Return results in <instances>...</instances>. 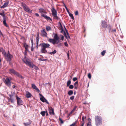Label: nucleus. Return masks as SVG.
<instances>
[{
	"mask_svg": "<svg viewBox=\"0 0 126 126\" xmlns=\"http://www.w3.org/2000/svg\"><path fill=\"white\" fill-rule=\"evenodd\" d=\"M95 125L96 126H99L101 125L102 123V118L101 117L98 115L95 116Z\"/></svg>",
	"mask_w": 126,
	"mask_h": 126,
	"instance_id": "3",
	"label": "nucleus"
},
{
	"mask_svg": "<svg viewBox=\"0 0 126 126\" xmlns=\"http://www.w3.org/2000/svg\"><path fill=\"white\" fill-rule=\"evenodd\" d=\"M74 89H77L78 87V85H74Z\"/></svg>",
	"mask_w": 126,
	"mask_h": 126,
	"instance_id": "48",
	"label": "nucleus"
},
{
	"mask_svg": "<svg viewBox=\"0 0 126 126\" xmlns=\"http://www.w3.org/2000/svg\"><path fill=\"white\" fill-rule=\"evenodd\" d=\"M46 29L47 31H48L51 30V28L49 26H46Z\"/></svg>",
	"mask_w": 126,
	"mask_h": 126,
	"instance_id": "27",
	"label": "nucleus"
},
{
	"mask_svg": "<svg viewBox=\"0 0 126 126\" xmlns=\"http://www.w3.org/2000/svg\"><path fill=\"white\" fill-rule=\"evenodd\" d=\"M41 16L43 17H44L47 21L50 20L52 21V20L50 18V17L47 16L46 15H45L44 14H41Z\"/></svg>",
	"mask_w": 126,
	"mask_h": 126,
	"instance_id": "12",
	"label": "nucleus"
},
{
	"mask_svg": "<svg viewBox=\"0 0 126 126\" xmlns=\"http://www.w3.org/2000/svg\"><path fill=\"white\" fill-rule=\"evenodd\" d=\"M41 32L42 34V35L43 37H47V33L45 31V29H43L41 31Z\"/></svg>",
	"mask_w": 126,
	"mask_h": 126,
	"instance_id": "15",
	"label": "nucleus"
},
{
	"mask_svg": "<svg viewBox=\"0 0 126 126\" xmlns=\"http://www.w3.org/2000/svg\"><path fill=\"white\" fill-rule=\"evenodd\" d=\"M22 5L25 11L30 14L32 13V10L30 9L25 4L23 3H22Z\"/></svg>",
	"mask_w": 126,
	"mask_h": 126,
	"instance_id": "6",
	"label": "nucleus"
},
{
	"mask_svg": "<svg viewBox=\"0 0 126 126\" xmlns=\"http://www.w3.org/2000/svg\"><path fill=\"white\" fill-rule=\"evenodd\" d=\"M60 39L57 33L54 34V39H52L49 38L48 39V41L51 43L53 45L58 44L60 42Z\"/></svg>",
	"mask_w": 126,
	"mask_h": 126,
	"instance_id": "1",
	"label": "nucleus"
},
{
	"mask_svg": "<svg viewBox=\"0 0 126 126\" xmlns=\"http://www.w3.org/2000/svg\"><path fill=\"white\" fill-rule=\"evenodd\" d=\"M66 32L67 35L68 36V37H67V36L66 35L65 33V32L64 31V32H63L64 35V36L65 37H66L67 39L68 38L70 39V37L69 33L68 32V31H67V30L66 29Z\"/></svg>",
	"mask_w": 126,
	"mask_h": 126,
	"instance_id": "17",
	"label": "nucleus"
},
{
	"mask_svg": "<svg viewBox=\"0 0 126 126\" xmlns=\"http://www.w3.org/2000/svg\"><path fill=\"white\" fill-rule=\"evenodd\" d=\"M101 26L104 28H106L107 26V22L105 21H102V22Z\"/></svg>",
	"mask_w": 126,
	"mask_h": 126,
	"instance_id": "11",
	"label": "nucleus"
},
{
	"mask_svg": "<svg viewBox=\"0 0 126 126\" xmlns=\"http://www.w3.org/2000/svg\"><path fill=\"white\" fill-rule=\"evenodd\" d=\"M77 80V78L76 77H75L73 78V80L74 81H75Z\"/></svg>",
	"mask_w": 126,
	"mask_h": 126,
	"instance_id": "46",
	"label": "nucleus"
},
{
	"mask_svg": "<svg viewBox=\"0 0 126 126\" xmlns=\"http://www.w3.org/2000/svg\"><path fill=\"white\" fill-rule=\"evenodd\" d=\"M71 83V81L70 80H68L67 83V86L68 87L70 85Z\"/></svg>",
	"mask_w": 126,
	"mask_h": 126,
	"instance_id": "30",
	"label": "nucleus"
},
{
	"mask_svg": "<svg viewBox=\"0 0 126 126\" xmlns=\"http://www.w3.org/2000/svg\"><path fill=\"white\" fill-rule=\"evenodd\" d=\"M86 118V117H84V116H83L82 118V119L83 122H84V119H85Z\"/></svg>",
	"mask_w": 126,
	"mask_h": 126,
	"instance_id": "42",
	"label": "nucleus"
},
{
	"mask_svg": "<svg viewBox=\"0 0 126 126\" xmlns=\"http://www.w3.org/2000/svg\"><path fill=\"white\" fill-rule=\"evenodd\" d=\"M29 122L28 123H24V124L25 126H28L29 125L32 123V121L30 120H29Z\"/></svg>",
	"mask_w": 126,
	"mask_h": 126,
	"instance_id": "23",
	"label": "nucleus"
},
{
	"mask_svg": "<svg viewBox=\"0 0 126 126\" xmlns=\"http://www.w3.org/2000/svg\"><path fill=\"white\" fill-rule=\"evenodd\" d=\"M31 42L32 43V45H33V40L32 38L31 39Z\"/></svg>",
	"mask_w": 126,
	"mask_h": 126,
	"instance_id": "56",
	"label": "nucleus"
},
{
	"mask_svg": "<svg viewBox=\"0 0 126 126\" xmlns=\"http://www.w3.org/2000/svg\"><path fill=\"white\" fill-rule=\"evenodd\" d=\"M74 111V110H72L71 112V113H73L74 112V111Z\"/></svg>",
	"mask_w": 126,
	"mask_h": 126,
	"instance_id": "61",
	"label": "nucleus"
},
{
	"mask_svg": "<svg viewBox=\"0 0 126 126\" xmlns=\"http://www.w3.org/2000/svg\"><path fill=\"white\" fill-rule=\"evenodd\" d=\"M0 15L2 16L3 17L4 16H5L4 12H3L2 13L0 12Z\"/></svg>",
	"mask_w": 126,
	"mask_h": 126,
	"instance_id": "41",
	"label": "nucleus"
},
{
	"mask_svg": "<svg viewBox=\"0 0 126 126\" xmlns=\"http://www.w3.org/2000/svg\"><path fill=\"white\" fill-rule=\"evenodd\" d=\"M67 55L68 57V59H69V52L68 51V53H67Z\"/></svg>",
	"mask_w": 126,
	"mask_h": 126,
	"instance_id": "53",
	"label": "nucleus"
},
{
	"mask_svg": "<svg viewBox=\"0 0 126 126\" xmlns=\"http://www.w3.org/2000/svg\"><path fill=\"white\" fill-rule=\"evenodd\" d=\"M16 98L17 100V104L19 105H22L23 104V101L21 100V98L17 96H16Z\"/></svg>",
	"mask_w": 126,
	"mask_h": 126,
	"instance_id": "9",
	"label": "nucleus"
},
{
	"mask_svg": "<svg viewBox=\"0 0 126 126\" xmlns=\"http://www.w3.org/2000/svg\"><path fill=\"white\" fill-rule=\"evenodd\" d=\"M74 111V110H72L71 112V113H73L74 112V111Z\"/></svg>",
	"mask_w": 126,
	"mask_h": 126,
	"instance_id": "63",
	"label": "nucleus"
},
{
	"mask_svg": "<svg viewBox=\"0 0 126 126\" xmlns=\"http://www.w3.org/2000/svg\"><path fill=\"white\" fill-rule=\"evenodd\" d=\"M69 88L70 89H73L74 88V86L72 85H70L69 86Z\"/></svg>",
	"mask_w": 126,
	"mask_h": 126,
	"instance_id": "36",
	"label": "nucleus"
},
{
	"mask_svg": "<svg viewBox=\"0 0 126 126\" xmlns=\"http://www.w3.org/2000/svg\"><path fill=\"white\" fill-rule=\"evenodd\" d=\"M34 50V48L33 47V45H32V47H31V50L32 51H33Z\"/></svg>",
	"mask_w": 126,
	"mask_h": 126,
	"instance_id": "47",
	"label": "nucleus"
},
{
	"mask_svg": "<svg viewBox=\"0 0 126 126\" xmlns=\"http://www.w3.org/2000/svg\"><path fill=\"white\" fill-rule=\"evenodd\" d=\"M48 111L49 114L51 115H54L55 113L54 109L51 107H50L48 109Z\"/></svg>",
	"mask_w": 126,
	"mask_h": 126,
	"instance_id": "10",
	"label": "nucleus"
},
{
	"mask_svg": "<svg viewBox=\"0 0 126 126\" xmlns=\"http://www.w3.org/2000/svg\"><path fill=\"white\" fill-rule=\"evenodd\" d=\"M39 12L41 13H47L45 12V10L44 9L42 8H40L39 9Z\"/></svg>",
	"mask_w": 126,
	"mask_h": 126,
	"instance_id": "22",
	"label": "nucleus"
},
{
	"mask_svg": "<svg viewBox=\"0 0 126 126\" xmlns=\"http://www.w3.org/2000/svg\"><path fill=\"white\" fill-rule=\"evenodd\" d=\"M32 96L31 94L28 91H27L26 93V96L27 98L31 97Z\"/></svg>",
	"mask_w": 126,
	"mask_h": 126,
	"instance_id": "20",
	"label": "nucleus"
},
{
	"mask_svg": "<svg viewBox=\"0 0 126 126\" xmlns=\"http://www.w3.org/2000/svg\"><path fill=\"white\" fill-rule=\"evenodd\" d=\"M9 1H8L7 2H5L3 6L0 7V8H4L6 7L9 4Z\"/></svg>",
	"mask_w": 126,
	"mask_h": 126,
	"instance_id": "18",
	"label": "nucleus"
},
{
	"mask_svg": "<svg viewBox=\"0 0 126 126\" xmlns=\"http://www.w3.org/2000/svg\"><path fill=\"white\" fill-rule=\"evenodd\" d=\"M106 52V50H103V51L101 53V54L102 56H104L105 54V53Z\"/></svg>",
	"mask_w": 126,
	"mask_h": 126,
	"instance_id": "31",
	"label": "nucleus"
},
{
	"mask_svg": "<svg viewBox=\"0 0 126 126\" xmlns=\"http://www.w3.org/2000/svg\"><path fill=\"white\" fill-rule=\"evenodd\" d=\"M32 88L35 90L38 93L40 92V91L39 89L34 84H32Z\"/></svg>",
	"mask_w": 126,
	"mask_h": 126,
	"instance_id": "16",
	"label": "nucleus"
},
{
	"mask_svg": "<svg viewBox=\"0 0 126 126\" xmlns=\"http://www.w3.org/2000/svg\"><path fill=\"white\" fill-rule=\"evenodd\" d=\"M25 50L26 51H28V47L25 48Z\"/></svg>",
	"mask_w": 126,
	"mask_h": 126,
	"instance_id": "57",
	"label": "nucleus"
},
{
	"mask_svg": "<svg viewBox=\"0 0 126 126\" xmlns=\"http://www.w3.org/2000/svg\"><path fill=\"white\" fill-rule=\"evenodd\" d=\"M64 44L65 46L66 47H68V45L66 42L64 43Z\"/></svg>",
	"mask_w": 126,
	"mask_h": 126,
	"instance_id": "45",
	"label": "nucleus"
},
{
	"mask_svg": "<svg viewBox=\"0 0 126 126\" xmlns=\"http://www.w3.org/2000/svg\"><path fill=\"white\" fill-rule=\"evenodd\" d=\"M88 76L89 78L91 79V74L90 73H89L88 74Z\"/></svg>",
	"mask_w": 126,
	"mask_h": 126,
	"instance_id": "40",
	"label": "nucleus"
},
{
	"mask_svg": "<svg viewBox=\"0 0 126 126\" xmlns=\"http://www.w3.org/2000/svg\"><path fill=\"white\" fill-rule=\"evenodd\" d=\"M64 37L63 36V35H62L61 37V40H62L63 41L64 40Z\"/></svg>",
	"mask_w": 126,
	"mask_h": 126,
	"instance_id": "51",
	"label": "nucleus"
},
{
	"mask_svg": "<svg viewBox=\"0 0 126 126\" xmlns=\"http://www.w3.org/2000/svg\"><path fill=\"white\" fill-rule=\"evenodd\" d=\"M56 52V50H54L53 51L49 52V53L50 54H55Z\"/></svg>",
	"mask_w": 126,
	"mask_h": 126,
	"instance_id": "35",
	"label": "nucleus"
},
{
	"mask_svg": "<svg viewBox=\"0 0 126 126\" xmlns=\"http://www.w3.org/2000/svg\"><path fill=\"white\" fill-rule=\"evenodd\" d=\"M3 55L6 59L7 61H11L12 59L13 58V56L10 54L9 51H8L7 54L6 52H5V54H3Z\"/></svg>",
	"mask_w": 126,
	"mask_h": 126,
	"instance_id": "5",
	"label": "nucleus"
},
{
	"mask_svg": "<svg viewBox=\"0 0 126 126\" xmlns=\"http://www.w3.org/2000/svg\"><path fill=\"white\" fill-rule=\"evenodd\" d=\"M40 100L43 102H45L47 104H49V103L47 100L43 96H42V97H40Z\"/></svg>",
	"mask_w": 126,
	"mask_h": 126,
	"instance_id": "14",
	"label": "nucleus"
},
{
	"mask_svg": "<svg viewBox=\"0 0 126 126\" xmlns=\"http://www.w3.org/2000/svg\"><path fill=\"white\" fill-rule=\"evenodd\" d=\"M9 71L11 73L14 74V75L16 72L14 70L12 69H10Z\"/></svg>",
	"mask_w": 126,
	"mask_h": 126,
	"instance_id": "25",
	"label": "nucleus"
},
{
	"mask_svg": "<svg viewBox=\"0 0 126 126\" xmlns=\"http://www.w3.org/2000/svg\"><path fill=\"white\" fill-rule=\"evenodd\" d=\"M39 46H41V52L42 53H46L47 51L46 49L49 47L50 45L47 43H41L39 45Z\"/></svg>",
	"mask_w": 126,
	"mask_h": 126,
	"instance_id": "2",
	"label": "nucleus"
},
{
	"mask_svg": "<svg viewBox=\"0 0 126 126\" xmlns=\"http://www.w3.org/2000/svg\"><path fill=\"white\" fill-rule=\"evenodd\" d=\"M24 46L25 48L26 47H28V46L26 44H25L24 45Z\"/></svg>",
	"mask_w": 126,
	"mask_h": 126,
	"instance_id": "44",
	"label": "nucleus"
},
{
	"mask_svg": "<svg viewBox=\"0 0 126 126\" xmlns=\"http://www.w3.org/2000/svg\"><path fill=\"white\" fill-rule=\"evenodd\" d=\"M3 17V23L4 25L7 27L9 28V26L7 24L6 22V19L5 16Z\"/></svg>",
	"mask_w": 126,
	"mask_h": 126,
	"instance_id": "13",
	"label": "nucleus"
},
{
	"mask_svg": "<svg viewBox=\"0 0 126 126\" xmlns=\"http://www.w3.org/2000/svg\"><path fill=\"white\" fill-rule=\"evenodd\" d=\"M69 16L71 17V18L73 19H74V18L72 14L71 13H70L69 14Z\"/></svg>",
	"mask_w": 126,
	"mask_h": 126,
	"instance_id": "32",
	"label": "nucleus"
},
{
	"mask_svg": "<svg viewBox=\"0 0 126 126\" xmlns=\"http://www.w3.org/2000/svg\"><path fill=\"white\" fill-rule=\"evenodd\" d=\"M84 122H83L81 124V126H84Z\"/></svg>",
	"mask_w": 126,
	"mask_h": 126,
	"instance_id": "59",
	"label": "nucleus"
},
{
	"mask_svg": "<svg viewBox=\"0 0 126 126\" xmlns=\"http://www.w3.org/2000/svg\"><path fill=\"white\" fill-rule=\"evenodd\" d=\"M35 16H39V14L37 13H36L35 14Z\"/></svg>",
	"mask_w": 126,
	"mask_h": 126,
	"instance_id": "55",
	"label": "nucleus"
},
{
	"mask_svg": "<svg viewBox=\"0 0 126 126\" xmlns=\"http://www.w3.org/2000/svg\"><path fill=\"white\" fill-rule=\"evenodd\" d=\"M22 61L26 65L30 67L33 68L34 66H35L32 63L28 61V59L26 58V56L25 57L24 59L22 60Z\"/></svg>",
	"mask_w": 126,
	"mask_h": 126,
	"instance_id": "7",
	"label": "nucleus"
},
{
	"mask_svg": "<svg viewBox=\"0 0 126 126\" xmlns=\"http://www.w3.org/2000/svg\"><path fill=\"white\" fill-rule=\"evenodd\" d=\"M3 80L4 81V83L5 85L7 86L10 87L11 86V83L10 80L7 77L6 79L3 78Z\"/></svg>",
	"mask_w": 126,
	"mask_h": 126,
	"instance_id": "8",
	"label": "nucleus"
},
{
	"mask_svg": "<svg viewBox=\"0 0 126 126\" xmlns=\"http://www.w3.org/2000/svg\"><path fill=\"white\" fill-rule=\"evenodd\" d=\"M74 111V110H72L71 112V113H73L74 112V111Z\"/></svg>",
	"mask_w": 126,
	"mask_h": 126,
	"instance_id": "62",
	"label": "nucleus"
},
{
	"mask_svg": "<svg viewBox=\"0 0 126 126\" xmlns=\"http://www.w3.org/2000/svg\"><path fill=\"white\" fill-rule=\"evenodd\" d=\"M73 91L72 90H70L68 91L67 94L69 95H71L73 94Z\"/></svg>",
	"mask_w": 126,
	"mask_h": 126,
	"instance_id": "26",
	"label": "nucleus"
},
{
	"mask_svg": "<svg viewBox=\"0 0 126 126\" xmlns=\"http://www.w3.org/2000/svg\"><path fill=\"white\" fill-rule=\"evenodd\" d=\"M51 11L53 18L60 21H61L60 18L57 16V11L54 7H52V9H51Z\"/></svg>",
	"mask_w": 126,
	"mask_h": 126,
	"instance_id": "4",
	"label": "nucleus"
},
{
	"mask_svg": "<svg viewBox=\"0 0 126 126\" xmlns=\"http://www.w3.org/2000/svg\"><path fill=\"white\" fill-rule=\"evenodd\" d=\"M38 42H36V47L38 48Z\"/></svg>",
	"mask_w": 126,
	"mask_h": 126,
	"instance_id": "54",
	"label": "nucleus"
},
{
	"mask_svg": "<svg viewBox=\"0 0 126 126\" xmlns=\"http://www.w3.org/2000/svg\"><path fill=\"white\" fill-rule=\"evenodd\" d=\"M77 107L76 106H75L74 108L73 109V110H74V111H75L76 110V109H77Z\"/></svg>",
	"mask_w": 126,
	"mask_h": 126,
	"instance_id": "50",
	"label": "nucleus"
},
{
	"mask_svg": "<svg viewBox=\"0 0 126 126\" xmlns=\"http://www.w3.org/2000/svg\"><path fill=\"white\" fill-rule=\"evenodd\" d=\"M10 101L12 103H13L14 102L13 99L12 98H11V96H10Z\"/></svg>",
	"mask_w": 126,
	"mask_h": 126,
	"instance_id": "38",
	"label": "nucleus"
},
{
	"mask_svg": "<svg viewBox=\"0 0 126 126\" xmlns=\"http://www.w3.org/2000/svg\"><path fill=\"white\" fill-rule=\"evenodd\" d=\"M88 122L87 123V126H91V120L90 118L88 119Z\"/></svg>",
	"mask_w": 126,
	"mask_h": 126,
	"instance_id": "21",
	"label": "nucleus"
},
{
	"mask_svg": "<svg viewBox=\"0 0 126 126\" xmlns=\"http://www.w3.org/2000/svg\"><path fill=\"white\" fill-rule=\"evenodd\" d=\"M59 120L60 121L61 123L62 124H63V121L62 120V119L60 118H59Z\"/></svg>",
	"mask_w": 126,
	"mask_h": 126,
	"instance_id": "37",
	"label": "nucleus"
},
{
	"mask_svg": "<svg viewBox=\"0 0 126 126\" xmlns=\"http://www.w3.org/2000/svg\"><path fill=\"white\" fill-rule=\"evenodd\" d=\"M116 31V29H113L112 30L111 32H115Z\"/></svg>",
	"mask_w": 126,
	"mask_h": 126,
	"instance_id": "52",
	"label": "nucleus"
},
{
	"mask_svg": "<svg viewBox=\"0 0 126 126\" xmlns=\"http://www.w3.org/2000/svg\"><path fill=\"white\" fill-rule=\"evenodd\" d=\"M38 60L39 61H46L47 60V59H42L41 58H39L38 59Z\"/></svg>",
	"mask_w": 126,
	"mask_h": 126,
	"instance_id": "34",
	"label": "nucleus"
},
{
	"mask_svg": "<svg viewBox=\"0 0 126 126\" xmlns=\"http://www.w3.org/2000/svg\"><path fill=\"white\" fill-rule=\"evenodd\" d=\"M78 81H77L76 82H75L74 84V85H78Z\"/></svg>",
	"mask_w": 126,
	"mask_h": 126,
	"instance_id": "43",
	"label": "nucleus"
},
{
	"mask_svg": "<svg viewBox=\"0 0 126 126\" xmlns=\"http://www.w3.org/2000/svg\"><path fill=\"white\" fill-rule=\"evenodd\" d=\"M0 51L2 52L3 55V54H5V50L3 47L0 48Z\"/></svg>",
	"mask_w": 126,
	"mask_h": 126,
	"instance_id": "24",
	"label": "nucleus"
},
{
	"mask_svg": "<svg viewBox=\"0 0 126 126\" xmlns=\"http://www.w3.org/2000/svg\"><path fill=\"white\" fill-rule=\"evenodd\" d=\"M46 111H41L40 114L42 115L43 116H44L46 114Z\"/></svg>",
	"mask_w": 126,
	"mask_h": 126,
	"instance_id": "28",
	"label": "nucleus"
},
{
	"mask_svg": "<svg viewBox=\"0 0 126 126\" xmlns=\"http://www.w3.org/2000/svg\"><path fill=\"white\" fill-rule=\"evenodd\" d=\"M76 123L77 122L76 121L72 124L70 125V126H77Z\"/></svg>",
	"mask_w": 126,
	"mask_h": 126,
	"instance_id": "33",
	"label": "nucleus"
},
{
	"mask_svg": "<svg viewBox=\"0 0 126 126\" xmlns=\"http://www.w3.org/2000/svg\"><path fill=\"white\" fill-rule=\"evenodd\" d=\"M39 34L38 33H37V36L36 37V42H39Z\"/></svg>",
	"mask_w": 126,
	"mask_h": 126,
	"instance_id": "29",
	"label": "nucleus"
},
{
	"mask_svg": "<svg viewBox=\"0 0 126 126\" xmlns=\"http://www.w3.org/2000/svg\"><path fill=\"white\" fill-rule=\"evenodd\" d=\"M109 30L110 32V30L111 29V28L110 26H109Z\"/></svg>",
	"mask_w": 126,
	"mask_h": 126,
	"instance_id": "60",
	"label": "nucleus"
},
{
	"mask_svg": "<svg viewBox=\"0 0 126 126\" xmlns=\"http://www.w3.org/2000/svg\"><path fill=\"white\" fill-rule=\"evenodd\" d=\"M15 76H16L18 77L21 78V79H23V77L20 75L19 73L16 72L15 74H14Z\"/></svg>",
	"mask_w": 126,
	"mask_h": 126,
	"instance_id": "19",
	"label": "nucleus"
},
{
	"mask_svg": "<svg viewBox=\"0 0 126 126\" xmlns=\"http://www.w3.org/2000/svg\"><path fill=\"white\" fill-rule=\"evenodd\" d=\"M13 87V88H15L16 87V86L14 85H13V87Z\"/></svg>",
	"mask_w": 126,
	"mask_h": 126,
	"instance_id": "58",
	"label": "nucleus"
},
{
	"mask_svg": "<svg viewBox=\"0 0 126 126\" xmlns=\"http://www.w3.org/2000/svg\"><path fill=\"white\" fill-rule=\"evenodd\" d=\"M75 14L76 15H78V11H76L75 12Z\"/></svg>",
	"mask_w": 126,
	"mask_h": 126,
	"instance_id": "49",
	"label": "nucleus"
},
{
	"mask_svg": "<svg viewBox=\"0 0 126 126\" xmlns=\"http://www.w3.org/2000/svg\"><path fill=\"white\" fill-rule=\"evenodd\" d=\"M74 97L75 96H72L70 97V99L71 100H73L74 99Z\"/></svg>",
	"mask_w": 126,
	"mask_h": 126,
	"instance_id": "39",
	"label": "nucleus"
},
{
	"mask_svg": "<svg viewBox=\"0 0 126 126\" xmlns=\"http://www.w3.org/2000/svg\"><path fill=\"white\" fill-rule=\"evenodd\" d=\"M27 51H25L24 54H25L26 55V54H27Z\"/></svg>",
	"mask_w": 126,
	"mask_h": 126,
	"instance_id": "64",
	"label": "nucleus"
}]
</instances>
